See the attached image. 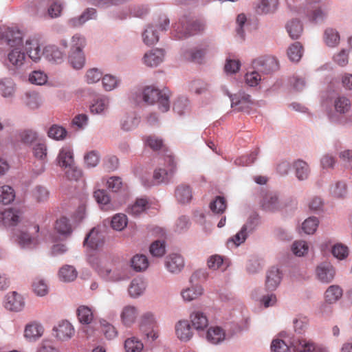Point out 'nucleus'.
I'll return each mask as SVG.
<instances>
[{"instance_id": "14", "label": "nucleus", "mask_w": 352, "mask_h": 352, "mask_svg": "<svg viewBox=\"0 0 352 352\" xmlns=\"http://www.w3.org/2000/svg\"><path fill=\"white\" fill-rule=\"evenodd\" d=\"M166 267L172 273H177L182 270L184 266L183 257L178 254H172L166 257Z\"/></svg>"}, {"instance_id": "50", "label": "nucleus", "mask_w": 352, "mask_h": 352, "mask_svg": "<svg viewBox=\"0 0 352 352\" xmlns=\"http://www.w3.org/2000/svg\"><path fill=\"white\" fill-rule=\"evenodd\" d=\"M69 58L71 65L74 69H79L83 67L85 58L82 52L70 53Z\"/></svg>"}, {"instance_id": "16", "label": "nucleus", "mask_w": 352, "mask_h": 352, "mask_svg": "<svg viewBox=\"0 0 352 352\" xmlns=\"http://www.w3.org/2000/svg\"><path fill=\"white\" fill-rule=\"evenodd\" d=\"M231 102L232 107L239 111L248 110L252 104L250 96L245 93H239L237 96L231 98Z\"/></svg>"}, {"instance_id": "64", "label": "nucleus", "mask_w": 352, "mask_h": 352, "mask_svg": "<svg viewBox=\"0 0 352 352\" xmlns=\"http://www.w3.org/2000/svg\"><path fill=\"white\" fill-rule=\"evenodd\" d=\"M272 352H291L290 348L282 340H274L271 344Z\"/></svg>"}, {"instance_id": "33", "label": "nucleus", "mask_w": 352, "mask_h": 352, "mask_svg": "<svg viewBox=\"0 0 352 352\" xmlns=\"http://www.w3.org/2000/svg\"><path fill=\"white\" fill-rule=\"evenodd\" d=\"M77 316L80 322L86 324H90L94 318L91 309L85 305L80 306L78 308Z\"/></svg>"}, {"instance_id": "56", "label": "nucleus", "mask_w": 352, "mask_h": 352, "mask_svg": "<svg viewBox=\"0 0 352 352\" xmlns=\"http://www.w3.org/2000/svg\"><path fill=\"white\" fill-rule=\"evenodd\" d=\"M145 144L153 151H157L164 146L162 139L155 135H149L144 138Z\"/></svg>"}, {"instance_id": "22", "label": "nucleus", "mask_w": 352, "mask_h": 352, "mask_svg": "<svg viewBox=\"0 0 352 352\" xmlns=\"http://www.w3.org/2000/svg\"><path fill=\"white\" fill-rule=\"evenodd\" d=\"M58 165L62 168L72 167L74 164L73 153L69 147L63 148L58 156Z\"/></svg>"}, {"instance_id": "20", "label": "nucleus", "mask_w": 352, "mask_h": 352, "mask_svg": "<svg viewBox=\"0 0 352 352\" xmlns=\"http://www.w3.org/2000/svg\"><path fill=\"white\" fill-rule=\"evenodd\" d=\"M138 315L137 309L131 305L126 306L123 308L120 318L122 323L127 327L131 326L135 321Z\"/></svg>"}, {"instance_id": "53", "label": "nucleus", "mask_w": 352, "mask_h": 352, "mask_svg": "<svg viewBox=\"0 0 352 352\" xmlns=\"http://www.w3.org/2000/svg\"><path fill=\"white\" fill-rule=\"evenodd\" d=\"M319 221L316 217H309L307 219L302 225V229L307 234H314L318 226Z\"/></svg>"}, {"instance_id": "36", "label": "nucleus", "mask_w": 352, "mask_h": 352, "mask_svg": "<svg viewBox=\"0 0 352 352\" xmlns=\"http://www.w3.org/2000/svg\"><path fill=\"white\" fill-rule=\"evenodd\" d=\"M143 348L144 345L142 341L135 337L129 338L124 342L126 352H141Z\"/></svg>"}, {"instance_id": "26", "label": "nucleus", "mask_w": 352, "mask_h": 352, "mask_svg": "<svg viewBox=\"0 0 352 352\" xmlns=\"http://www.w3.org/2000/svg\"><path fill=\"white\" fill-rule=\"evenodd\" d=\"M342 296V288L336 285L329 286L324 293V299L329 303L338 301Z\"/></svg>"}, {"instance_id": "61", "label": "nucleus", "mask_w": 352, "mask_h": 352, "mask_svg": "<svg viewBox=\"0 0 352 352\" xmlns=\"http://www.w3.org/2000/svg\"><path fill=\"white\" fill-rule=\"evenodd\" d=\"M292 249L295 255L302 256L307 253L309 247L305 241H298L293 243Z\"/></svg>"}, {"instance_id": "31", "label": "nucleus", "mask_w": 352, "mask_h": 352, "mask_svg": "<svg viewBox=\"0 0 352 352\" xmlns=\"http://www.w3.org/2000/svg\"><path fill=\"white\" fill-rule=\"evenodd\" d=\"M287 31L292 39H297L302 32V25L298 20H292L286 25Z\"/></svg>"}, {"instance_id": "11", "label": "nucleus", "mask_w": 352, "mask_h": 352, "mask_svg": "<svg viewBox=\"0 0 352 352\" xmlns=\"http://www.w3.org/2000/svg\"><path fill=\"white\" fill-rule=\"evenodd\" d=\"M336 274L333 267L328 263H323L316 268L318 278L322 283H328L333 280Z\"/></svg>"}, {"instance_id": "44", "label": "nucleus", "mask_w": 352, "mask_h": 352, "mask_svg": "<svg viewBox=\"0 0 352 352\" xmlns=\"http://www.w3.org/2000/svg\"><path fill=\"white\" fill-rule=\"evenodd\" d=\"M109 107V100L107 98H101L96 100L94 103L90 106V111L92 113H102L107 110Z\"/></svg>"}, {"instance_id": "38", "label": "nucleus", "mask_w": 352, "mask_h": 352, "mask_svg": "<svg viewBox=\"0 0 352 352\" xmlns=\"http://www.w3.org/2000/svg\"><path fill=\"white\" fill-rule=\"evenodd\" d=\"M59 278L65 282L73 281L77 276V272L74 267L65 265L59 271Z\"/></svg>"}, {"instance_id": "35", "label": "nucleus", "mask_w": 352, "mask_h": 352, "mask_svg": "<svg viewBox=\"0 0 352 352\" xmlns=\"http://www.w3.org/2000/svg\"><path fill=\"white\" fill-rule=\"evenodd\" d=\"M278 4V0H261L256 11L259 14L274 12L276 10Z\"/></svg>"}, {"instance_id": "28", "label": "nucleus", "mask_w": 352, "mask_h": 352, "mask_svg": "<svg viewBox=\"0 0 352 352\" xmlns=\"http://www.w3.org/2000/svg\"><path fill=\"white\" fill-rule=\"evenodd\" d=\"M250 228L252 230L253 220H249L246 224L243 225L241 230L237 232L229 241H232L236 246L243 243L247 238V230Z\"/></svg>"}, {"instance_id": "13", "label": "nucleus", "mask_w": 352, "mask_h": 352, "mask_svg": "<svg viewBox=\"0 0 352 352\" xmlns=\"http://www.w3.org/2000/svg\"><path fill=\"white\" fill-rule=\"evenodd\" d=\"M21 219L19 211L13 209H8L0 212V223L6 226H16Z\"/></svg>"}, {"instance_id": "52", "label": "nucleus", "mask_w": 352, "mask_h": 352, "mask_svg": "<svg viewBox=\"0 0 352 352\" xmlns=\"http://www.w3.org/2000/svg\"><path fill=\"white\" fill-rule=\"evenodd\" d=\"M86 42L83 36L76 34L72 38L70 53H78L82 52V48L85 46Z\"/></svg>"}, {"instance_id": "7", "label": "nucleus", "mask_w": 352, "mask_h": 352, "mask_svg": "<svg viewBox=\"0 0 352 352\" xmlns=\"http://www.w3.org/2000/svg\"><path fill=\"white\" fill-rule=\"evenodd\" d=\"M102 234L96 228H92L84 240V245L91 250H97L102 246Z\"/></svg>"}, {"instance_id": "30", "label": "nucleus", "mask_w": 352, "mask_h": 352, "mask_svg": "<svg viewBox=\"0 0 352 352\" xmlns=\"http://www.w3.org/2000/svg\"><path fill=\"white\" fill-rule=\"evenodd\" d=\"M142 39L146 45H153L159 41V35L153 25H148L142 34Z\"/></svg>"}, {"instance_id": "17", "label": "nucleus", "mask_w": 352, "mask_h": 352, "mask_svg": "<svg viewBox=\"0 0 352 352\" xmlns=\"http://www.w3.org/2000/svg\"><path fill=\"white\" fill-rule=\"evenodd\" d=\"M281 280V274L279 269L272 267L267 273L265 286L269 290H274Z\"/></svg>"}, {"instance_id": "47", "label": "nucleus", "mask_w": 352, "mask_h": 352, "mask_svg": "<svg viewBox=\"0 0 352 352\" xmlns=\"http://www.w3.org/2000/svg\"><path fill=\"white\" fill-rule=\"evenodd\" d=\"M204 55V50L200 49L189 50L184 54V56L186 60L195 63H201Z\"/></svg>"}, {"instance_id": "10", "label": "nucleus", "mask_w": 352, "mask_h": 352, "mask_svg": "<svg viewBox=\"0 0 352 352\" xmlns=\"http://www.w3.org/2000/svg\"><path fill=\"white\" fill-rule=\"evenodd\" d=\"M25 49L29 57L34 62L38 61L41 56L45 54L41 49V44L37 38H30L25 42Z\"/></svg>"}, {"instance_id": "25", "label": "nucleus", "mask_w": 352, "mask_h": 352, "mask_svg": "<svg viewBox=\"0 0 352 352\" xmlns=\"http://www.w3.org/2000/svg\"><path fill=\"white\" fill-rule=\"evenodd\" d=\"M225 331L219 327H211L207 331V339L212 344H218L225 339Z\"/></svg>"}, {"instance_id": "12", "label": "nucleus", "mask_w": 352, "mask_h": 352, "mask_svg": "<svg viewBox=\"0 0 352 352\" xmlns=\"http://www.w3.org/2000/svg\"><path fill=\"white\" fill-rule=\"evenodd\" d=\"M15 241L22 248H32L37 243L38 240L36 236H31L27 232L16 230L14 232Z\"/></svg>"}, {"instance_id": "34", "label": "nucleus", "mask_w": 352, "mask_h": 352, "mask_svg": "<svg viewBox=\"0 0 352 352\" xmlns=\"http://www.w3.org/2000/svg\"><path fill=\"white\" fill-rule=\"evenodd\" d=\"M324 41L329 47H336L340 41L339 33L333 28H327L324 31Z\"/></svg>"}, {"instance_id": "15", "label": "nucleus", "mask_w": 352, "mask_h": 352, "mask_svg": "<svg viewBox=\"0 0 352 352\" xmlns=\"http://www.w3.org/2000/svg\"><path fill=\"white\" fill-rule=\"evenodd\" d=\"M164 57V52L160 49H155L146 53L144 56V63L149 67H156L161 63Z\"/></svg>"}, {"instance_id": "29", "label": "nucleus", "mask_w": 352, "mask_h": 352, "mask_svg": "<svg viewBox=\"0 0 352 352\" xmlns=\"http://www.w3.org/2000/svg\"><path fill=\"white\" fill-rule=\"evenodd\" d=\"M203 294V289L200 285H195L182 290L181 294L185 301H192L198 298Z\"/></svg>"}, {"instance_id": "9", "label": "nucleus", "mask_w": 352, "mask_h": 352, "mask_svg": "<svg viewBox=\"0 0 352 352\" xmlns=\"http://www.w3.org/2000/svg\"><path fill=\"white\" fill-rule=\"evenodd\" d=\"M54 229L56 233L63 238H67L71 236L73 232V226L67 217L62 216L55 221Z\"/></svg>"}, {"instance_id": "49", "label": "nucleus", "mask_w": 352, "mask_h": 352, "mask_svg": "<svg viewBox=\"0 0 352 352\" xmlns=\"http://www.w3.org/2000/svg\"><path fill=\"white\" fill-rule=\"evenodd\" d=\"M172 176L168 170L161 168H156L153 173L154 182L153 184L167 182Z\"/></svg>"}, {"instance_id": "23", "label": "nucleus", "mask_w": 352, "mask_h": 352, "mask_svg": "<svg viewBox=\"0 0 352 352\" xmlns=\"http://www.w3.org/2000/svg\"><path fill=\"white\" fill-rule=\"evenodd\" d=\"M44 332L43 326L37 322H32L26 325L24 336L30 340H36L42 336Z\"/></svg>"}, {"instance_id": "62", "label": "nucleus", "mask_w": 352, "mask_h": 352, "mask_svg": "<svg viewBox=\"0 0 352 352\" xmlns=\"http://www.w3.org/2000/svg\"><path fill=\"white\" fill-rule=\"evenodd\" d=\"M150 252L153 256L160 257L165 254L164 242L156 241L150 246Z\"/></svg>"}, {"instance_id": "57", "label": "nucleus", "mask_w": 352, "mask_h": 352, "mask_svg": "<svg viewBox=\"0 0 352 352\" xmlns=\"http://www.w3.org/2000/svg\"><path fill=\"white\" fill-rule=\"evenodd\" d=\"M29 80L32 84L42 85L47 82V76L41 71H34L30 74Z\"/></svg>"}, {"instance_id": "32", "label": "nucleus", "mask_w": 352, "mask_h": 352, "mask_svg": "<svg viewBox=\"0 0 352 352\" xmlns=\"http://www.w3.org/2000/svg\"><path fill=\"white\" fill-rule=\"evenodd\" d=\"M294 168L297 178L300 180L305 179L308 177L309 173V168L308 164L300 160L296 161L294 163Z\"/></svg>"}, {"instance_id": "8", "label": "nucleus", "mask_w": 352, "mask_h": 352, "mask_svg": "<svg viewBox=\"0 0 352 352\" xmlns=\"http://www.w3.org/2000/svg\"><path fill=\"white\" fill-rule=\"evenodd\" d=\"M25 302L21 295L16 292H12L7 294L5 300V307L14 311H19L24 307Z\"/></svg>"}, {"instance_id": "58", "label": "nucleus", "mask_w": 352, "mask_h": 352, "mask_svg": "<svg viewBox=\"0 0 352 352\" xmlns=\"http://www.w3.org/2000/svg\"><path fill=\"white\" fill-rule=\"evenodd\" d=\"M331 194L338 198L344 197L347 193L346 185L344 182H338L331 188Z\"/></svg>"}, {"instance_id": "51", "label": "nucleus", "mask_w": 352, "mask_h": 352, "mask_svg": "<svg viewBox=\"0 0 352 352\" xmlns=\"http://www.w3.org/2000/svg\"><path fill=\"white\" fill-rule=\"evenodd\" d=\"M334 107L337 112L345 113L351 108V102L346 97H338L334 102Z\"/></svg>"}, {"instance_id": "2", "label": "nucleus", "mask_w": 352, "mask_h": 352, "mask_svg": "<svg viewBox=\"0 0 352 352\" xmlns=\"http://www.w3.org/2000/svg\"><path fill=\"white\" fill-rule=\"evenodd\" d=\"M168 92V90L161 91L154 87H147L143 91V100L150 104L157 102L160 110L162 112H166L170 108V96Z\"/></svg>"}, {"instance_id": "59", "label": "nucleus", "mask_w": 352, "mask_h": 352, "mask_svg": "<svg viewBox=\"0 0 352 352\" xmlns=\"http://www.w3.org/2000/svg\"><path fill=\"white\" fill-rule=\"evenodd\" d=\"M101 327L102 331L104 335V336L109 339L111 340L115 338L117 336V331L116 328L106 320L101 321Z\"/></svg>"}, {"instance_id": "63", "label": "nucleus", "mask_w": 352, "mask_h": 352, "mask_svg": "<svg viewBox=\"0 0 352 352\" xmlns=\"http://www.w3.org/2000/svg\"><path fill=\"white\" fill-rule=\"evenodd\" d=\"M94 197L96 201L103 207H106L110 202V197L106 190H97L94 192Z\"/></svg>"}, {"instance_id": "39", "label": "nucleus", "mask_w": 352, "mask_h": 352, "mask_svg": "<svg viewBox=\"0 0 352 352\" xmlns=\"http://www.w3.org/2000/svg\"><path fill=\"white\" fill-rule=\"evenodd\" d=\"M302 55V46L300 43L296 42L290 45L287 50V56L290 60L298 62Z\"/></svg>"}, {"instance_id": "43", "label": "nucleus", "mask_w": 352, "mask_h": 352, "mask_svg": "<svg viewBox=\"0 0 352 352\" xmlns=\"http://www.w3.org/2000/svg\"><path fill=\"white\" fill-rule=\"evenodd\" d=\"M67 131L61 126L54 124L48 130L47 134L50 138L61 140L65 138Z\"/></svg>"}, {"instance_id": "6", "label": "nucleus", "mask_w": 352, "mask_h": 352, "mask_svg": "<svg viewBox=\"0 0 352 352\" xmlns=\"http://www.w3.org/2000/svg\"><path fill=\"white\" fill-rule=\"evenodd\" d=\"M55 336L60 340L65 341L71 339L74 335V328L67 320L60 321L53 328Z\"/></svg>"}, {"instance_id": "27", "label": "nucleus", "mask_w": 352, "mask_h": 352, "mask_svg": "<svg viewBox=\"0 0 352 352\" xmlns=\"http://www.w3.org/2000/svg\"><path fill=\"white\" fill-rule=\"evenodd\" d=\"M45 56L49 61L60 63L63 58L64 53L55 45H49L45 49Z\"/></svg>"}, {"instance_id": "48", "label": "nucleus", "mask_w": 352, "mask_h": 352, "mask_svg": "<svg viewBox=\"0 0 352 352\" xmlns=\"http://www.w3.org/2000/svg\"><path fill=\"white\" fill-rule=\"evenodd\" d=\"M145 289L144 283L140 279H133L129 287V293L132 297H137Z\"/></svg>"}, {"instance_id": "41", "label": "nucleus", "mask_w": 352, "mask_h": 352, "mask_svg": "<svg viewBox=\"0 0 352 352\" xmlns=\"http://www.w3.org/2000/svg\"><path fill=\"white\" fill-rule=\"evenodd\" d=\"M227 207L226 200L224 197L217 196L214 200L210 204V208L213 213L222 214Z\"/></svg>"}, {"instance_id": "24", "label": "nucleus", "mask_w": 352, "mask_h": 352, "mask_svg": "<svg viewBox=\"0 0 352 352\" xmlns=\"http://www.w3.org/2000/svg\"><path fill=\"white\" fill-rule=\"evenodd\" d=\"M262 207L268 211H275L279 208L278 196L274 192H267L262 201Z\"/></svg>"}, {"instance_id": "5", "label": "nucleus", "mask_w": 352, "mask_h": 352, "mask_svg": "<svg viewBox=\"0 0 352 352\" xmlns=\"http://www.w3.org/2000/svg\"><path fill=\"white\" fill-rule=\"evenodd\" d=\"M253 65L258 72L265 74H268L278 68V61L270 56L258 58L254 60Z\"/></svg>"}, {"instance_id": "37", "label": "nucleus", "mask_w": 352, "mask_h": 352, "mask_svg": "<svg viewBox=\"0 0 352 352\" xmlns=\"http://www.w3.org/2000/svg\"><path fill=\"white\" fill-rule=\"evenodd\" d=\"M96 14L94 8L87 9L78 18H73L69 21V23L72 27H77L82 25L87 20L92 19Z\"/></svg>"}, {"instance_id": "46", "label": "nucleus", "mask_w": 352, "mask_h": 352, "mask_svg": "<svg viewBox=\"0 0 352 352\" xmlns=\"http://www.w3.org/2000/svg\"><path fill=\"white\" fill-rule=\"evenodd\" d=\"M148 201L146 199H138L136 201L128 208V212L133 215H138L147 208Z\"/></svg>"}, {"instance_id": "1", "label": "nucleus", "mask_w": 352, "mask_h": 352, "mask_svg": "<svg viewBox=\"0 0 352 352\" xmlns=\"http://www.w3.org/2000/svg\"><path fill=\"white\" fill-rule=\"evenodd\" d=\"M23 33L14 28H7L3 33L2 38L11 48L8 53L7 60L15 68L21 67L25 63L26 55L23 52Z\"/></svg>"}, {"instance_id": "18", "label": "nucleus", "mask_w": 352, "mask_h": 352, "mask_svg": "<svg viewBox=\"0 0 352 352\" xmlns=\"http://www.w3.org/2000/svg\"><path fill=\"white\" fill-rule=\"evenodd\" d=\"M192 326L197 331L205 329L208 325L207 316L201 311H195L190 315Z\"/></svg>"}, {"instance_id": "55", "label": "nucleus", "mask_w": 352, "mask_h": 352, "mask_svg": "<svg viewBox=\"0 0 352 352\" xmlns=\"http://www.w3.org/2000/svg\"><path fill=\"white\" fill-rule=\"evenodd\" d=\"M34 292L39 296H43L48 293V286L43 280L36 279L32 283Z\"/></svg>"}, {"instance_id": "4", "label": "nucleus", "mask_w": 352, "mask_h": 352, "mask_svg": "<svg viewBox=\"0 0 352 352\" xmlns=\"http://www.w3.org/2000/svg\"><path fill=\"white\" fill-rule=\"evenodd\" d=\"M291 347L294 352H328L325 347L317 346L311 340L303 338H294Z\"/></svg>"}, {"instance_id": "3", "label": "nucleus", "mask_w": 352, "mask_h": 352, "mask_svg": "<svg viewBox=\"0 0 352 352\" xmlns=\"http://www.w3.org/2000/svg\"><path fill=\"white\" fill-rule=\"evenodd\" d=\"M173 28L176 32L175 36L181 39L203 31L204 25L200 22L190 23L186 18H183L174 25Z\"/></svg>"}, {"instance_id": "42", "label": "nucleus", "mask_w": 352, "mask_h": 352, "mask_svg": "<svg viewBox=\"0 0 352 352\" xmlns=\"http://www.w3.org/2000/svg\"><path fill=\"white\" fill-rule=\"evenodd\" d=\"M15 197L14 190L10 186L0 187V202L3 204L11 203Z\"/></svg>"}, {"instance_id": "54", "label": "nucleus", "mask_w": 352, "mask_h": 352, "mask_svg": "<svg viewBox=\"0 0 352 352\" xmlns=\"http://www.w3.org/2000/svg\"><path fill=\"white\" fill-rule=\"evenodd\" d=\"M26 104L31 109L38 108L41 104V98L38 93L32 91L25 94Z\"/></svg>"}, {"instance_id": "40", "label": "nucleus", "mask_w": 352, "mask_h": 352, "mask_svg": "<svg viewBox=\"0 0 352 352\" xmlns=\"http://www.w3.org/2000/svg\"><path fill=\"white\" fill-rule=\"evenodd\" d=\"M131 266L136 271L145 270L148 266V261L145 255L137 254L131 259Z\"/></svg>"}, {"instance_id": "60", "label": "nucleus", "mask_w": 352, "mask_h": 352, "mask_svg": "<svg viewBox=\"0 0 352 352\" xmlns=\"http://www.w3.org/2000/svg\"><path fill=\"white\" fill-rule=\"evenodd\" d=\"M258 155V151H254L249 155H243L235 160V164L239 166H248L254 162Z\"/></svg>"}, {"instance_id": "19", "label": "nucleus", "mask_w": 352, "mask_h": 352, "mask_svg": "<svg viewBox=\"0 0 352 352\" xmlns=\"http://www.w3.org/2000/svg\"><path fill=\"white\" fill-rule=\"evenodd\" d=\"M177 338L182 341H188L192 336L190 324L187 320L179 321L175 326Z\"/></svg>"}, {"instance_id": "21", "label": "nucleus", "mask_w": 352, "mask_h": 352, "mask_svg": "<svg viewBox=\"0 0 352 352\" xmlns=\"http://www.w3.org/2000/svg\"><path fill=\"white\" fill-rule=\"evenodd\" d=\"M175 196L181 204L189 203L192 197L190 186L184 184L179 185L175 189Z\"/></svg>"}, {"instance_id": "45", "label": "nucleus", "mask_w": 352, "mask_h": 352, "mask_svg": "<svg viewBox=\"0 0 352 352\" xmlns=\"http://www.w3.org/2000/svg\"><path fill=\"white\" fill-rule=\"evenodd\" d=\"M127 217L124 214H115L111 220V227L117 231L122 230L127 226Z\"/></svg>"}]
</instances>
